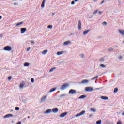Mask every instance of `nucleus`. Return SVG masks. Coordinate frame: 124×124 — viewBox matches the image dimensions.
Segmentation results:
<instances>
[{
	"mask_svg": "<svg viewBox=\"0 0 124 124\" xmlns=\"http://www.w3.org/2000/svg\"><path fill=\"white\" fill-rule=\"evenodd\" d=\"M64 96H66V95L65 94H62L60 95V97H63Z\"/></svg>",
	"mask_w": 124,
	"mask_h": 124,
	"instance_id": "ea45409f",
	"label": "nucleus"
},
{
	"mask_svg": "<svg viewBox=\"0 0 124 124\" xmlns=\"http://www.w3.org/2000/svg\"><path fill=\"white\" fill-rule=\"evenodd\" d=\"M31 45H34V41H31Z\"/></svg>",
	"mask_w": 124,
	"mask_h": 124,
	"instance_id": "a19ab883",
	"label": "nucleus"
},
{
	"mask_svg": "<svg viewBox=\"0 0 124 124\" xmlns=\"http://www.w3.org/2000/svg\"><path fill=\"white\" fill-rule=\"evenodd\" d=\"M31 50V47H28L27 49V52H29Z\"/></svg>",
	"mask_w": 124,
	"mask_h": 124,
	"instance_id": "c03bdc74",
	"label": "nucleus"
},
{
	"mask_svg": "<svg viewBox=\"0 0 124 124\" xmlns=\"http://www.w3.org/2000/svg\"><path fill=\"white\" fill-rule=\"evenodd\" d=\"M104 0L102 1L100 4H103V3H104Z\"/></svg>",
	"mask_w": 124,
	"mask_h": 124,
	"instance_id": "8fccbe9b",
	"label": "nucleus"
},
{
	"mask_svg": "<svg viewBox=\"0 0 124 124\" xmlns=\"http://www.w3.org/2000/svg\"><path fill=\"white\" fill-rule=\"evenodd\" d=\"M71 42L69 41H66L63 43V45H64L65 46H66L67 45H69V44H71Z\"/></svg>",
	"mask_w": 124,
	"mask_h": 124,
	"instance_id": "ddd939ff",
	"label": "nucleus"
},
{
	"mask_svg": "<svg viewBox=\"0 0 124 124\" xmlns=\"http://www.w3.org/2000/svg\"><path fill=\"white\" fill-rule=\"evenodd\" d=\"M20 31H21V34H23V33H25V32L27 31V28H21Z\"/></svg>",
	"mask_w": 124,
	"mask_h": 124,
	"instance_id": "39448f33",
	"label": "nucleus"
},
{
	"mask_svg": "<svg viewBox=\"0 0 124 124\" xmlns=\"http://www.w3.org/2000/svg\"><path fill=\"white\" fill-rule=\"evenodd\" d=\"M114 93H118V88H117L114 89Z\"/></svg>",
	"mask_w": 124,
	"mask_h": 124,
	"instance_id": "473e14b6",
	"label": "nucleus"
},
{
	"mask_svg": "<svg viewBox=\"0 0 124 124\" xmlns=\"http://www.w3.org/2000/svg\"><path fill=\"white\" fill-rule=\"evenodd\" d=\"M14 5H18V4L17 3H14Z\"/></svg>",
	"mask_w": 124,
	"mask_h": 124,
	"instance_id": "09e8293b",
	"label": "nucleus"
},
{
	"mask_svg": "<svg viewBox=\"0 0 124 124\" xmlns=\"http://www.w3.org/2000/svg\"><path fill=\"white\" fill-rule=\"evenodd\" d=\"M123 43H124V41H123Z\"/></svg>",
	"mask_w": 124,
	"mask_h": 124,
	"instance_id": "680f3d73",
	"label": "nucleus"
},
{
	"mask_svg": "<svg viewBox=\"0 0 124 124\" xmlns=\"http://www.w3.org/2000/svg\"><path fill=\"white\" fill-rule=\"evenodd\" d=\"M1 19H2V16H0V20H1Z\"/></svg>",
	"mask_w": 124,
	"mask_h": 124,
	"instance_id": "603ef678",
	"label": "nucleus"
},
{
	"mask_svg": "<svg viewBox=\"0 0 124 124\" xmlns=\"http://www.w3.org/2000/svg\"><path fill=\"white\" fill-rule=\"evenodd\" d=\"M15 109L16 111H19L20 110V108H19L18 107H16L15 108Z\"/></svg>",
	"mask_w": 124,
	"mask_h": 124,
	"instance_id": "c756f323",
	"label": "nucleus"
},
{
	"mask_svg": "<svg viewBox=\"0 0 124 124\" xmlns=\"http://www.w3.org/2000/svg\"><path fill=\"white\" fill-rule=\"evenodd\" d=\"M24 66H25V67H27L28 66H30V63H29L28 62H26V63H24Z\"/></svg>",
	"mask_w": 124,
	"mask_h": 124,
	"instance_id": "a878e982",
	"label": "nucleus"
},
{
	"mask_svg": "<svg viewBox=\"0 0 124 124\" xmlns=\"http://www.w3.org/2000/svg\"><path fill=\"white\" fill-rule=\"evenodd\" d=\"M56 69V67H53L52 68H51L50 70H49V72H53V71H54V70H55Z\"/></svg>",
	"mask_w": 124,
	"mask_h": 124,
	"instance_id": "bb28decb",
	"label": "nucleus"
},
{
	"mask_svg": "<svg viewBox=\"0 0 124 124\" xmlns=\"http://www.w3.org/2000/svg\"><path fill=\"white\" fill-rule=\"evenodd\" d=\"M90 110L92 112H93V113H95L96 112V109H95V108H90Z\"/></svg>",
	"mask_w": 124,
	"mask_h": 124,
	"instance_id": "a211bd4d",
	"label": "nucleus"
},
{
	"mask_svg": "<svg viewBox=\"0 0 124 124\" xmlns=\"http://www.w3.org/2000/svg\"><path fill=\"white\" fill-rule=\"evenodd\" d=\"M12 117H13V115L12 114H7L3 117V119H6V118H12Z\"/></svg>",
	"mask_w": 124,
	"mask_h": 124,
	"instance_id": "9d476101",
	"label": "nucleus"
},
{
	"mask_svg": "<svg viewBox=\"0 0 124 124\" xmlns=\"http://www.w3.org/2000/svg\"><path fill=\"white\" fill-rule=\"evenodd\" d=\"M52 111L53 113H58L59 112V109L58 108H53Z\"/></svg>",
	"mask_w": 124,
	"mask_h": 124,
	"instance_id": "4468645a",
	"label": "nucleus"
},
{
	"mask_svg": "<svg viewBox=\"0 0 124 124\" xmlns=\"http://www.w3.org/2000/svg\"><path fill=\"white\" fill-rule=\"evenodd\" d=\"M44 114H50V113H52V110L48 109L46 111H45Z\"/></svg>",
	"mask_w": 124,
	"mask_h": 124,
	"instance_id": "dca6fc26",
	"label": "nucleus"
},
{
	"mask_svg": "<svg viewBox=\"0 0 124 124\" xmlns=\"http://www.w3.org/2000/svg\"><path fill=\"white\" fill-rule=\"evenodd\" d=\"M69 87V84L68 83H64L63 85H62L60 88V90L61 91H64L65 89H67V88H68Z\"/></svg>",
	"mask_w": 124,
	"mask_h": 124,
	"instance_id": "f257e3e1",
	"label": "nucleus"
},
{
	"mask_svg": "<svg viewBox=\"0 0 124 124\" xmlns=\"http://www.w3.org/2000/svg\"><path fill=\"white\" fill-rule=\"evenodd\" d=\"M75 2H77V1H79V0H74Z\"/></svg>",
	"mask_w": 124,
	"mask_h": 124,
	"instance_id": "3c124183",
	"label": "nucleus"
},
{
	"mask_svg": "<svg viewBox=\"0 0 124 124\" xmlns=\"http://www.w3.org/2000/svg\"><path fill=\"white\" fill-rule=\"evenodd\" d=\"M47 29H53V26L52 25H48L47 26Z\"/></svg>",
	"mask_w": 124,
	"mask_h": 124,
	"instance_id": "7c9ffc66",
	"label": "nucleus"
},
{
	"mask_svg": "<svg viewBox=\"0 0 124 124\" xmlns=\"http://www.w3.org/2000/svg\"><path fill=\"white\" fill-rule=\"evenodd\" d=\"M124 57V54L123 55Z\"/></svg>",
	"mask_w": 124,
	"mask_h": 124,
	"instance_id": "e2e57ef3",
	"label": "nucleus"
},
{
	"mask_svg": "<svg viewBox=\"0 0 124 124\" xmlns=\"http://www.w3.org/2000/svg\"><path fill=\"white\" fill-rule=\"evenodd\" d=\"M66 115H67V112H64V113H61L59 117L60 118H64V117H65Z\"/></svg>",
	"mask_w": 124,
	"mask_h": 124,
	"instance_id": "0eeeda50",
	"label": "nucleus"
},
{
	"mask_svg": "<svg viewBox=\"0 0 124 124\" xmlns=\"http://www.w3.org/2000/svg\"><path fill=\"white\" fill-rule=\"evenodd\" d=\"M98 14H99V15H101L102 14V11H99L98 12Z\"/></svg>",
	"mask_w": 124,
	"mask_h": 124,
	"instance_id": "37998d69",
	"label": "nucleus"
},
{
	"mask_svg": "<svg viewBox=\"0 0 124 124\" xmlns=\"http://www.w3.org/2000/svg\"><path fill=\"white\" fill-rule=\"evenodd\" d=\"M89 80L87 79H84L81 81V82H79L78 84H87L89 83Z\"/></svg>",
	"mask_w": 124,
	"mask_h": 124,
	"instance_id": "6e6552de",
	"label": "nucleus"
},
{
	"mask_svg": "<svg viewBox=\"0 0 124 124\" xmlns=\"http://www.w3.org/2000/svg\"><path fill=\"white\" fill-rule=\"evenodd\" d=\"M102 25H104V26H106V25H107V22L104 21L102 22Z\"/></svg>",
	"mask_w": 124,
	"mask_h": 124,
	"instance_id": "72a5a7b5",
	"label": "nucleus"
},
{
	"mask_svg": "<svg viewBox=\"0 0 124 124\" xmlns=\"http://www.w3.org/2000/svg\"><path fill=\"white\" fill-rule=\"evenodd\" d=\"M86 92H93V88L92 87H87L85 88Z\"/></svg>",
	"mask_w": 124,
	"mask_h": 124,
	"instance_id": "7ed1b4c3",
	"label": "nucleus"
},
{
	"mask_svg": "<svg viewBox=\"0 0 124 124\" xmlns=\"http://www.w3.org/2000/svg\"><path fill=\"white\" fill-rule=\"evenodd\" d=\"M80 57L81 58V59H84V58H85V55L84 54H81L80 55Z\"/></svg>",
	"mask_w": 124,
	"mask_h": 124,
	"instance_id": "f704fd0d",
	"label": "nucleus"
},
{
	"mask_svg": "<svg viewBox=\"0 0 124 124\" xmlns=\"http://www.w3.org/2000/svg\"><path fill=\"white\" fill-rule=\"evenodd\" d=\"M0 37H2V35H0Z\"/></svg>",
	"mask_w": 124,
	"mask_h": 124,
	"instance_id": "4d7b16f0",
	"label": "nucleus"
},
{
	"mask_svg": "<svg viewBox=\"0 0 124 124\" xmlns=\"http://www.w3.org/2000/svg\"><path fill=\"white\" fill-rule=\"evenodd\" d=\"M108 51L109 52H112V51H114V49H113V48H109V49H108Z\"/></svg>",
	"mask_w": 124,
	"mask_h": 124,
	"instance_id": "4c0bfd02",
	"label": "nucleus"
},
{
	"mask_svg": "<svg viewBox=\"0 0 124 124\" xmlns=\"http://www.w3.org/2000/svg\"><path fill=\"white\" fill-rule=\"evenodd\" d=\"M54 15H55V13L52 14V16H54Z\"/></svg>",
	"mask_w": 124,
	"mask_h": 124,
	"instance_id": "5fc2aeb1",
	"label": "nucleus"
},
{
	"mask_svg": "<svg viewBox=\"0 0 124 124\" xmlns=\"http://www.w3.org/2000/svg\"><path fill=\"white\" fill-rule=\"evenodd\" d=\"M93 117V114L89 115V118H92Z\"/></svg>",
	"mask_w": 124,
	"mask_h": 124,
	"instance_id": "de8ad7c7",
	"label": "nucleus"
},
{
	"mask_svg": "<svg viewBox=\"0 0 124 124\" xmlns=\"http://www.w3.org/2000/svg\"><path fill=\"white\" fill-rule=\"evenodd\" d=\"M3 50L4 51H7L8 52H10V51H11L12 50V48H11V46H7L3 48Z\"/></svg>",
	"mask_w": 124,
	"mask_h": 124,
	"instance_id": "f03ea898",
	"label": "nucleus"
},
{
	"mask_svg": "<svg viewBox=\"0 0 124 124\" xmlns=\"http://www.w3.org/2000/svg\"><path fill=\"white\" fill-rule=\"evenodd\" d=\"M45 0H43L42 4H41V7L42 8H43L44 7V6H45Z\"/></svg>",
	"mask_w": 124,
	"mask_h": 124,
	"instance_id": "aec40b11",
	"label": "nucleus"
},
{
	"mask_svg": "<svg viewBox=\"0 0 124 124\" xmlns=\"http://www.w3.org/2000/svg\"><path fill=\"white\" fill-rule=\"evenodd\" d=\"M97 78H98V76H96V77H95L92 78L91 79V80H94V79H97Z\"/></svg>",
	"mask_w": 124,
	"mask_h": 124,
	"instance_id": "2f4dec72",
	"label": "nucleus"
},
{
	"mask_svg": "<svg viewBox=\"0 0 124 124\" xmlns=\"http://www.w3.org/2000/svg\"><path fill=\"white\" fill-rule=\"evenodd\" d=\"M24 85H25L24 82H21L19 85L20 89H23L24 88Z\"/></svg>",
	"mask_w": 124,
	"mask_h": 124,
	"instance_id": "2eb2a0df",
	"label": "nucleus"
},
{
	"mask_svg": "<svg viewBox=\"0 0 124 124\" xmlns=\"http://www.w3.org/2000/svg\"><path fill=\"white\" fill-rule=\"evenodd\" d=\"M118 32L120 33V34H121V35L124 36V30H118Z\"/></svg>",
	"mask_w": 124,
	"mask_h": 124,
	"instance_id": "9b49d317",
	"label": "nucleus"
},
{
	"mask_svg": "<svg viewBox=\"0 0 124 124\" xmlns=\"http://www.w3.org/2000/svg\"><path fill=\"white\" fill-rule=\"evenodd\" d=\"M64 53V51H59L57 52V56H60V55H62Z\"/></svg>",
	"mask_w": 124,
	"mask_h": 124,
	"instance_id": "f3484780",
	"label": "nucleus"
},
{
	"mask_svg": "<svg viewBox=\"0 0 124 124\" xmlns=\"http://www.w3.org/2000/svg\"><path fill=\"white\" fill-rule=\"evenodd\" d=\"M69 93L70 94H75V93H76V91L75 90H73V89H71L69 91Z\"/></svg>",
	"mask_w": 124,
	"mask_h": 124,
	"instance_id": "423d86ee",
	"label": "nucleus"
},
{
	"mask_svg": "<svg viewBox=\"0 0 124 124\" xmlns=\"http://www.w3.org/2000/svg\"><path fill=\"white\" fill-rule=\"evenodd\" d=\"M46 98H47V96H45L43 97L41 100V102H45V101H46Z\"/></svg>",
	"mask_w": 124,
	"mask_h": 124,
	"instance_id": "f8f14e48",
	"label": "nucleus"
},
{
	"mask_svg": "<svg viewBox=\"0 0 124 124\" xmlns=\"http://www.w3.org/2000/svg\"><path fill=\"white\" fill-rule=\"evenodd\" d=\"M23 24H24V22H19L16 25V27H20V26L23 25Z\"/></svg>",
	"mask_w": 124,
	"mask_h": 124,
	"instance_id": "5701e85b",
	"label": "nucleus"
},
{
	"mask_svg": "<svg viewBox=\"0 0 124 124\" xmlns=\"http://www.w3.org/2000/svg\"><path fill=\"white\" fill-rule=\"evenodd\" d=\"M100 62H104V58H102L99 60Z\"/></svg>",
	"mask_w": 124,
	"mask_h": 124,
	"instance_id": "e433bc0d",
	"label": "nucleus"
},
{
	"mask_svg": "<svg viewBox=\"0 0 124 124\" xmlns=\"http://www.w3.org/2000/svg\"><path fill=\"white\" fill-rule=\"evenodd\" d=\"M11 79H12V77L11 76H10L8 78V81H10V80H11Z\"/></svg>",
	"mask_w": 124,
	"mask_h": 124,
	"instance_id": "c9c22d12",
	"label": "nucleus"
},
{
	"mask_svg": "<svg viewBox=\"0 0 124 124\" xmlns=\"http://www.w3.org/2000/svg\"><path fill=\"white\" fill-rule=\"evenodd\" d=\"M14 0V1H15V0Z\"/></svg>",
	"mask_w": 124,
	"mask_h": 124,
	"instance_id": "052dcab7",
	"label": "nucleus"
},
{
	"mask_svg": "<svg viewBox=\"0 0 124 124\" xmlns=\"http://www.w3.org/2000/svg\"><path fill=\"white\" fill-rule=\"evenodd\" d=\"M47 52H48V50H45L43 51V52H42V55H46V54H47Z\"/></svg>",
	"mask_w": 124,
	"mask_h": 124,
	"instance_id": "393cba45",
	"label": "nucleus"
},
{
	"mask_svg": "<svg viewBox=\"0 0 124 124\" xmlns=\"http://www.w3.org/2000/svg\"><path fill=\"white\" fill-rule=\"evenodd\" d=\"M85 113H86V111L85 110H83L80 113L77 114L76 115V118H77L78 117H80V116H82V115H84V114H85Z\"/></svg>",
	"mask_w": 124,
	"mask_h": 124,
	"instance_id": "20e7f679",
	"label": "nucleus"
},
{
	"mask_svg": "<svg viewBox=\"0 0 124 124\" xmlns=\"http://www.w3.org/2000/svg\"><path fill=\"white\" fill-rule=\"evenodd\" d=\"M97 12H98V10H96L94 11L93 14L94 15H96V14H97Z\"/></svg>",
	"mask_w": 124,
	"mask_h": 124,
	"instance_id": "c85d7f7f",
	"label": "nucleus"
},
{
	"mask_svg": "<svg viewBox=\"0 0 124 124\" xmlns=\"http://www.w3.org/2000/svg\"><path fill=\"white\" fill-rule=\"evenodd\" d=\"M56 90H57V88H52V89L49 91V93H53V92H55V91H56Z\"/></svg>",
	"mask_w": 124,
	"mask_h": 124,
	"instance_id": "b1692460",
	"label": "nucleus"
},
{
	"mask_svg": "<svg viewBox=\"0 0 124 124\" xmlns=\"http://www.w3.org/2000/svg\"><path fill=\"white\" fill-rule=\"evenodd\" d=\"M117 124H122V121H119L117 123Z\"/></svg>",
	"mask_w": 124,
	"mask_h": 124,
	"instance_id": "79ce46f5",
	"label": "nucleus"
},
{
	"mask_svg": "<svg viewBox=\"0 0 124 124\" xmlns=\"http://www.w3.org/2000/svg\"><path fill=\"white\" fill-rule=\"evenodd\" d=\"M71 4H75V2H74V1L71 2Z\"/></svg>",
	"mask_w": 124,
	"mask_h": 124,
	"instance_id": "a18cd8bd",
	"label": "nucleus"
},
{
	"mask_svg": "<svg viewBox=\"0 0 124 124\" xmlns=\"http://www.w3.org/2000/svg\"><path fill=\"white\" fill-rule=\"evenodd\" d=\"M94 1H97V0H93Z\"/></svg>",
	"mask_w": 124,
	"mask_h": 124,
	"instance_id": "6e6d98bb",
	"label": "nucleus"
},
{
	"mask_svg": "<svg viewBox=\"0 0 124 124\" xmlns=\"http://www.w3.org/2000/svg\"><path fill=\"white\" fill-rule=\"evenodd\" d=\"M82 24L81 23V21L79 20L78 21V30L79 31H81V30H82Z\"/></svg>",
	"mask_w": 124,
	"mask_h": 124,
	"instance_id": "1a4fd4ad",
	"label": "nucleus"
},
{
	"mask_svg": "<svg viewBox=\"0 0 124 124\" xmlns=\"http://www.w3.org/2000/svg\"><path fill=\"white\" fill-rule=\"evenodd\" d=\"M31 83H34V79L31 78Z\"/></svg>",
	"mask_w": 124,
	"mask_h": 124,
	"instance_id": "58836bf2",
	"label": "nucleus"
},
{
	"mask_svg": "<svg viewBox=\"0 0 124 124\" xmlns=\"http://www.w3.org/2000/svg\"><path fill=\"white\" fill-rule=\"evenodd\" d=\"M87 96L86 95H82L78 97V99H83V98H86Z\"/></svg>",
	"mask_w": 124,
	"mask_h": 124,
	"instance_id": "412c9836",
	"label": "nucleus"
},
{
	"mask_svg": "<svg viewBox=\"0 0 124 124\" xmlns=\"http://www.w3.org/2000/svg\"><path fill=\"white\" fill-rule=\"evenodd\" d=\"M100 66L102 67V68H105L106 67V66L105 65H103V64H101L100 65Z\"/></svg>",
	"mask_w": 124,
	"mask_h": 124,
	"instance_id": "cd10ccee",
	"label": "nucleus"
},
{
	"mask_svg": "<svg viewBox=\"0 0 124 124\" xmlns=\"http://www.w3.org/2000/svg\"><path fill=\"white\" fill-rule=\"evenodd\" d=\"M101 99H103V100H108V97L106 96H101Z\"/></svg>",
	"mask_w": 124,
	"mask_h": 124,
	"instance_id": "6ab92c4d",
	"label": "nucleus"
},
{
	"mask_svg": "<svg viewBox=\"0 0 124 124\" xmlns=\"http://www.w3.org/2000/svg\"><path fill=\"white\" fill-rule=\"evenodd\" d=\"M27 118L28 119H30V116H28Z\"/></svg>",
	"mask_w": 124,
	"mask_h": 124,
	"instance_id": "13d9d810",
	"label": "nucleus"
},
{
	"mask_svg": "<svg viewBox=\"0 0 124 124\" xmlns=\"http://www.w3.org/2000/svg\"><path fill=\"white\" fill-rule=\"evenodd\" d=\"M122 59H123V56H120V57H119V59H120V60H122Z\"/></svg>",
	"mask_w": 124,
	"mask_h": 124,
	"instance_id": "49530a36",
	"label": "nucleus"
},
{
	"mask_svg": "<svg viewBox=\"0 0 124 124\" xmlns=\"http://www.w3.org/2000/svg\"><path fill=\"white\" fill-rule=\"evenodd\" d=\"M95 90H99V88H95Z\"/></svg>",
	"mask_w": 124,
	"mask_h": 124,
	"instance_id": "864d4df0",
	"label": "nucleus"
},
{
	"mask_svg": "<svg viewBox=\"0 0 124 124\" xmlns=\"http://www.w3.org/2000/svg\"><path fill=\"white\" fill-rule=\"evenodd\" d=\"M13 110H11V112H13Z\"/></svg>",
	"mask_w": 124,
	"mask_h": 124,
	"instance_id": "bf43d9fd",
	"label": "nucleus"
},
{
	"mask_svg": "<svg viewBox=\"0 0 124 124\" xmlns=\"http://www.w3.org/2000/svg\"><path fill=\"white\" fill-rule=\"evenodd\" d=\"M90 32V30H86V31H84L83 33L84 35H86V34H88Z\"/></svg>",
	"mask_w": 124,
	"mask_h": 124,
	"instance_id": "4be33fe9",
	"label": "nucleus"
}]
</instances>
